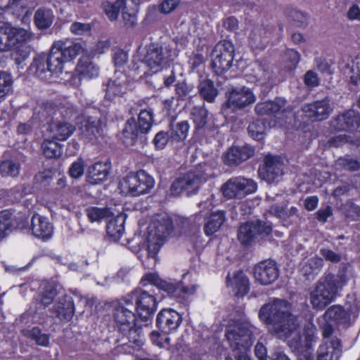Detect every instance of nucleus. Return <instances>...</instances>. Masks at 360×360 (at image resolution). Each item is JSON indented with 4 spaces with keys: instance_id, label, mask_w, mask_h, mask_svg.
<instances>
[{
    "instance_id": "79ce46f5",
    "label": "nucleus",
    "mask_w": 360,
    "mask_h": 360,
    "mask_svg": "<svg viewBox=\"0 0 360 360\" xmlns=\"http://www.w3.org/2000/svg\"><path fill=\"white\" fill-rule=\"evenodd\" d=\"M270 212L283 221L298 217V210L296 207H291L290 209L286 210L283 205H274L271 206Z\"/></svg>"
},
{
    "instance_id": "412c9836",
    "label": "nucleus",
    "mask_w": 360,
    "mask_h": 360,
    "mask_svg": "<svg viewBox=\"0 0 360 360\" xmlns=\"http://www.w3.org/2000/svg\"><path fill=\"white\" fill-rule=\"evenodd\" d=\"M323 338L317 350V360H338L342 352L340 340L336 337Z\"/></svg>"
},
{
    "instance_id": "5701e85b",
    "label": "nucleus",
    "mask_w": 360,
    "mask_h": 360,
    "mask_svg": "<svg viewBox=\"0 0 360 360\" xmlns=\"http://www.w3.org/2000/svg\"><path fill=\"white\" fill-rule=\"evenodd\" d=\"M131 80L122 72L115 71L114 79H110L106 84L105 98L112 100L115 96L125 94L130 89Z\"/></svg>"
},
{
    "instance_id": "49530a36",
    "label": "nucleus",
    "mask_w": 360,
    "mask_h": 360,
    "mask_svg": "<svg viewBox=\"0 0 360 360\" xmlns=\"http://www.w3.org/2000/svg\"><path fill=\"white\" fill-rule=\"evenodd\" d=\"M201 96L208 102H212L217 95L213 83L209 79L202 80L199 86Z\"/></svg>"
},
{
    "instance_id": "9b49d317",
    "label": "nucleus",
    "mask_w": 360,
    "mask_h": 360,
    "mask_svg": "<svg viewBox=\"0 0 360 360\" xmlns=\"http://www.w3.org/2000/svg\"><path fill=\"white\" fill-rule=\"evenodd\" d=\"M256 190L257 184L253 180L242 176L232 177L221 186L224 196L229 199L242 198Z\"/></svg>"
},
{
    "instance_id": "774afa93",
    "label": "nucleus",
    "mask_w": 360,
    "mask_h": 360,
    "mask_svg": "<svg viewBox=\"0 0 360 360\" xmlns=\"http://www.w3.org/2000/svg\"><path fill=\"white\" fill-rule=\"evenodd\" d=\"M347 142L354 143L351 136L346 134L337 135L330 140V146L334 147H338Z\"/></svg>"
},
{
    "instance_id": "473e14b6",
    "label": "nucleus",
    "mask_w": 360,
    "mask_h": 360,
    "mask_svg": "<svg viewBox=\"0 0 360 360\" xmlns=\"http://www.w3.org/2000/svg\"><path fill=\"white\" fill-rule=\"evenodd\" d=\"M141 283L143 285H146L148 284L153 285L159 289L165 291L169 295L174 294L176 290L175 284L162 280L158 275L155 273L146 274L141 279Z\"/></svg>"
},
{
    "instance_id": "f704fd0d",
    "label": "nucleus",
    "mask_w": 360,
    "mask_h": 360,
    "mask_svg": "<svg viewBox=\"0 0 360 360\" xmlns=\"http://www.w3.org/2000/svg\"><path fill=\"white\" fill-rule=\"evenodd\" d=\"M76 71L82 77L92 79L96 77L99 73V68L88 57L79 59Z\"/></svg>"
},
{
    "instance_id": "09e8293b",
    "label": "nucleus",
    "mask_w": 360,
    "mask_h": 360,
    "mask_svg": "<svg viewBox=\"0 0 360 360\" xmlns=\"http://www.w3.org/2000/svg\"><path fill=\"white\" fill-rule=\"evenodd\" d=\"M347 69L351 82L356 86L360 85V57L356 58L348 64Z\"/></svg>"
},
{
    "instance_id": "72a5a7b5",
    "label": "nucleus",
    "mask_w": 360,
    "mask_h": 360,
    "mask_svg": "<svg viewBox=\"0 0 360 360\" xmlns=\"http://www.w3.org/2000/svg\"><path fill=\"white\" fill-rule=\"evenodd\" d=\"M226 220L225 213L223 211H212L205 224L206 235H212L218 231Z\"/></svg>"
},
{
    "instance_id": "f8f14e48",
    "label": "nucleus",
    "mask_w": 360,
    "mask_h": 360,
    "mask_svg": "<svg viewBox=\"0 0 360 360\" xmlns=\"http://www.w3.org/2000/svg\"><path fill=\"white\" fill-rule=\"evenodd\" d=\"M126 295L132 297L138 316L142 321H148L157 309L156 298L146 290L136 289Z\"/></svg>"
},
{
    "instance_id": "37998d69",
    "label": "nucleus",
    "mask_w": 360,
    "mask_h": 360,
    "mask_svg": "<svg viewBox=\"0 0 360 360\" xmlns=\"http://www.w3.org/2000/svg\"><path fill=\"white\" fill-rule=\"evenodd\" d=\"M352 276L351 272L346 269L340 271L336 276L328 275L324 278V279L330 280L329 281L333 284L335 293H337L339 289H341L347 283Z\"/></svg>"
},
{
    "instance_id": "dca6fc26",
    "label": "nucleus",
    "mask_w": 360,
    "mask_h": 360,
    "mask_svg": "<svg viewBox=\"0 0 360 360\" xmlns=\"http://www.w3.org/2000/svg\"><path fill=\"white\" fill-rule=\"evenodd\" d=\"M153 116L152 110H142L139 112L137 122L134 119L128 120L124 131V136L134 140L138 136L139 134L148 133L152 127Z\"/></svg>"
},
{
    "instance_id": "7ed1b4c3",
    "label": "nucleus",
    "mask_w": 360,
    "mask_h": 360,
    "mask_svg": "<svg viewBox=\"0 0 360 360\" xmlns=\"http://www.w3.org/2000/svg\"><path fill=\"white\" fill-rule=\"evenodd\" d=\"M172 230V221L167 214H158L150 223L142 244L148 252V258L143 262L146 267L152 269L155 266L157 254Z\"/></svg>"
},
{
    "instance_id": "603ef678",
    "label": "nucleus",
    "mask_w": 360,
    "mask_h": 360,
    "mask_svg": "<svg viewBox=\"0 0 360 360\" xmlns=\"http://www.w3.org/2000/svg\"><path fill=\"white\" fill-rule=\"evenodd\" d=\"M300 60V53L293 49H288L283 55V60L286 63V68L289 71L295 69Z\"/></svg>"
},
{
    "instance_id": "a19ab883",
    "label": "nucleus",
    "mask_w": 360,
    "mask_h": 360,
    "mask_svg": "<svg viewBox=\"0 0 360 360\" xmlns=\"http://www.w3.org/2000/svg\"><path fill=\"white\" fill-rule=\"evenodd\" d=\"M54 139L51 140L49 138L46 139L41 144L43 153L48 158H58L62 153L61 146Z\"/></svg>"
},
{
    "instance_id": "ddd939ff",
    "label": "nucleus",
    "mask_w": 360,
    "mask_h": 360,
    "mask_svg": "<svg viewBox=\"0 0 360 360\" xmlns=\"http://www.w3.org/2000/svg\"><path fill=\"white\" fill-rule=\"evenodd\" d=\"M350 315L342 307L333 305L328 308L323 316L319 319V324L322 329L323 336H330L333 331V325L347 324Z\"/></svg>"
},
{
    "instance_id": "864d4df0",
    "label": "nucleus",
    "mask_w": 360,
    "mask_h": 360,
    "mask_svg": "<svg viewBox=\"0 0 360 360\" xmlns=\"http://www.w3.org/2000/svg\"><path fill=\"white\" fill-rule=\"evenodd\" d=\"M191 115L196 128L200 129L205 125L207 117L206 109L203 108H194Z\"/></svg>"
},
{
    "instance_id": "b1692460",
    "label": "nucleus",
    "mask_w": 360,
    "mask_h": 360,
    "mask_svg": "<svg viewBox=\"0 0 360 360\" xmlns=\"http://www.w3.org/2000/svg\"><path fill=\"white\" fill-rule=\"evenodd\" d=\"M283 174V164L276 157L267 156L264 165L259 168V177L268 183L276 181Z\"/></svg>"
},
{
    "instance_id": "6ab92c4d",
    "label": "nucleus",
    "mask_w": 360,
    "mask_h": 360,
    "mask_svg": "<svg viewBox=\"0 0 360 360\" xmlns=\"http://www.w3.org/2000/svg\"><path fill=\"white\" fill-rule=\"evenodd\" d=\"M253 276L255 281L261 285H267L272 283L278 276L276 263L271 260L258 263L254 266Z\"/></svg>"
},
{
    "instance_id": "680f3d73",
    "label": "nucleus",
    "mask_w": 360,
    "mask_h": 360,
    "mask_svg": "<svg viewBox=\"0 0 360 360\" xmlns=\"http://www.w3.org/2000/svg\"><path fill=\"white\" fill-rule=\"evenodd\" d=\"M112 60L116 68H122L128 60V54L122 49H115L113 53Z\"/></svg>"
},
{
    "instance_id": "c85d7f7f",
    "label": "nucleus",
    "mask_w": 360,
    "mask_h": 360,
    "mask_svg": "<svg viewBox=\"0 0 360 360\" xmlns=\"http://www.w3.org/2000/svg\"><path fill=\"white\" fill-rule=\"evenodd\" d=\"M285 101L283 98H276L274 101L259 103L255 106V111L258 115H275L278 119L283 118L284 110L283 108Z\"/></svg>"
},
{
    "instance_id": "aec40b11",
    "label": "nucleus",
    "mask_w": 360,
    "mask_h": 360,
    "mask_svg": "<svg viewBox=\"0 0 360 360\" xmlns=\"http://www.w3.org/2000/svg\"><path fill=\"white\" fill-rule=\"evenodd\" d=\"M81 136L86 141L96 143L103 136V122L95 116H86L82 122Z\"/></svg>"
},
{
    "instance_id": "e433bc0d",
    "label": "nucleus",
    "mask_w": 360,
    "mask_h": 360,
    "mask_svg": "<svg viewBox=\"0 0 360 360\" xmlns=\"http://www.w3.org/2000/svg\"><path fill=\"white\" fill-rule=\"evenodd\" d=\"M54 15L49 8H39L34 17L36 26L40 30H45L49 27L53 21Z\"/></svg>"
},
{
    "instance_id": "052dcab7",
    "label": "nucleus",
    "mask_w": 360,
    "mask_h": 360,
    "mask_svg": "<svg viewBox=\"0 0 360 360\" xmlns=\"http://www.w3.org/2000/svg\"><path fill=\"white\" fill-rule=\"evenodd\" d=\"M91 25L89 23L75 22L70 26V31L75 35H87L90 34Z\"/></svg>"
},
{
    "instance_id": "6e6d98bb",
    "label": "nucleus",
    "mask_w": 360,
    "mask_h": 360,
    "mask_svg": "<svg viewBox=\"0 0 360 360\" xmlns=\"http://www.w3.org/2000/svg\"><path fill=\"white\" fill-rule=\"evenodd\" d=\"M257 82L261 86H266V88H271L272 86L271 73L258 65L257 71L255 73Z\"/></svg>"
},
{
    "instance_id": "338daca9",
    "label": "nucleus",
    "mask_w": 360,
    "mask_h": 360,
    "mask_svg": "<svg viewBox=\"0 0 360 360\" xmlns=\"http://www.w3.org/2000/svg\"><path fill=\"white\" fill-rule=\"evenodd\" d=\"M30 335L39 345L46 346L49 342V336L46 334H41L37 328H34L32 330Z\"/></svg>"
},
{
    "instance_id": "de8ad7c7",
    "label": "nucleus",
    "mask_w": 360,
    "mask_h": 360,
    "mask_svg": "<svg viewBox=\"0 0 360 360\" xmlns=\"http://www.w3.org/2000/svg\"><path fill=\"white\" fill-rule=\"evenodd\" d=\"M87 217L91 222H99L108 217L111 212L108 208L91 207L86 210Z\"/></svg>"
},
{
    "instance_id": "c756f323",
    "label": "nucleus",
    "mask_w": 360,
    "mask_h": 360,
    "mask_svg": "<svg viewBox=\"0 0 360 360\" xmlns=\"http://www.w3.org/2000/svg\"><path fill=\"white\" fill-rule=\"evenodd\" d=\"M54 49H58L61 56L69 67L71 65V61L83 51L82 46L79 43H70L68 44L63 41H58L53 44Z\"/></svg>"
},
{
    "instance_id": "20e7f679",
    "label": "nucleus",
    "mask_w": 360,
    "mask_h": 360,
    "mask_svg": "<svg viewBox=\"0 0 360 360\" xmlns=\"http://www.w3.org/2000/svg\"><path fill=\"white\" fill-rule=\"evenodd\" d=\"M135 311L132 297L125 295L115 309L114 319L119 330L127 336L129 341L136 346H141L143 342L141 324L142 321L136 316Z\"/></svg>"
},
{
    "instance_id": "c03bdc74",
    "label": "nucleus",
    "mask_w": 360,
    "mask_h": 360,
    "mask_svg": "<svg viewBox=\"0 0 360 360\" xmlns=\"http://www.w3.org/2000/svg\"><path fill=\"white\" fill-rule=\"evenodd\" d=\"M189 131V124L187 121H182L173 124L171 129V138L179 141L184 140Z\"/></svg>"
},
{
    "instance_id": "2eb2a0df",
    "label": "nucleus",
    "mask_w": 360,
    "mask_h": 360,
    "mask_svg": "<svg viewBox=\"0 0 360 360\" xmlns=\"http://www.w3.org/2000/svg\"><path fill=\"white\" fill-rule=\"evenodd\" d=\"M256 96L252 91L248 87L241 86L232 89L227 94V101L223 105V110L227 109L236 111L255 103Z\"/></svg>"
},
{
    "instance_id": "4c0bfd02",
    "label": "nucleus",
    "mask_w": 360,
    "mask_h": 360,
    "mask_svg": "<svg viewBox=\"0 0 360 360\" xmlns=\"http://www.w3.org/2000/svg\"><path fill=\"white\" fill-rule=\"evenodd\" d=\"M322 265V259L318 257L314 256L302 262L300 271L307 278L309 279L311 276L317 274Z\"/></svg>"
},
{
    "instance_id": "e2e57ef3",
    "label": "nucleus",
    "mask_w": 360,
    "mask_h": 360,
    "mask_svg": "<svg viewBox=\"0 0 360 360\" xmlns=\"http://www.w3.org/2000/svg\"><path fill=\"white\" fill-rule=\"evenodd\" d=\"M180 2L181 0H163L158 9L163 14H169L178 7Z\"/></svg>"
},
{
    "instance_id": "13d9d810",
    "label": "nucleus",
    "mask_w": 360,
    "mask_h": 360,
    "mask_svg": "<svg viewBox=\"0 0 360 360\" xmlns=\"http://www.w3.org/2000/svg\"><path fill=\"white\" fill-rule=\"evenodd\" d=\"M150 340L153 345H155L160 348L167 347L169 342V338L167 333H163L162 334H160L155 331L150 333Z\"/></svg>"
},
{
    "instance_id": "4be33fe9",
    "label": "nucleus",
    "mask_w": 360,
    "mask_h": 360,
    "mask_svg": "<svg viewBox=\"0 0 360 360\" xmlns=\"http://www.w3.org/2000/svg\"><path fill=\"white\" fill-rule=\"evenodd\" d=\"M332 111L333 107L327 98L305 104L302 107L304 115L314 121L327 119Z\"/></svg>"
},
{
    "instance_id": "8fccbe9b",
    "label": "nucleus",
    "mask_w": 360,
    "mask_h": 360,
    "mask_svg": "<svg viewBox=\"0 0 360 360\" xmlns=\"http://www.w3.org/2000/svg\"><path fill=\"white\" fill-rule=\"evenodd\" d=\"M266 130V126L262 120L252 122L248 127L250 135L255 140H262Z\"/></svg>"
},
{
    "instance_id": "ea45409f",
    "label": "nucleus",
    "mask_w": 360,
    "mask_h": 360,
    "mask_svg": "<svg viewBox=\"0 0 360 360\" xmlns=\"http://www.w3.org/2000/svg\"><path fill=\"white\" fill-rule=\"evenodd\" d=\"M12 46H14L13 27L6 24H1L0 51H6Z\"/></svg>"
},
{
    "instance_id": "bb28decb",
    "label": "nucleus",
    "mask_w": 360,
    "mask_h": 360,
    "mask_svg": "<svg viewBox=\"0 0 360 360\" xmlns=\"http://www.w3.org/2000/svg\"><path fill=\"white\" fill-rule=\"evenodd\" d=\"M75 127L65 121H54L50 124L48 133L51 139L64 141L74 132Z\"/></svg>"
},
{
    "instance_id": "5fc2aeb1",
    "label": "nucleus",
    "mask_w": 360,
    "mask_h": 360,
    "mask_svg": "<svg viewBox=\"0 0 360 360\" xmlns=\"http://www.w3.org/2000/svg\"><path fill=\"white\" fill-rule=\"evenodd\" d=\"M13 80L10 74L0 72V98L6 96L12 88Z\"/></svg>"
},
{
    "instance_id": "6e6552de",
    "label": "nucleus",
    "mask_w": 360,
    "mask_h": 360,
    "mask_svg": "<svg viewBox=\"0 0 360 360\" xmlns=\"http://www.w3.org/2000/svg\"><path fill=\"white\" fill-rule=\"evenodd\" d=\"M155 181L145 171L130 173L123 177L119 184V189L123 195L139 196L149 192L154 186Z\"/></svg>"
},
{
    "instance_id": "4d7b16f0",
    "label": "nucleus",
    "mask_w": 360,
    "mask_h": 360,
    "mask_svg": "<svg viewBox=\"0 0 360 360\" xmlns=\"http://www.w3.org/2000/svg\"><path fill=\"white\" fill-rule=\"evenodd\" d=\"M84 172V162L83 160L78 159L72 163L69 168L70 176L73 179H79Z\"/></svg>"
},
{
    "instance_id": "f257e3e1",
    "label": "nucleus",
    "mask_w": 360,
    "mask_h": 360,
    "mask_svg": "<svg viewBox=\"0 0 360 360\" xmlns=\"http://www.w3.org/2000/svg\"><path fill=\"white\" fill-rule=\"evenodd\" d=\"M291 311L290 302L275 299L261 307L259 318L271 334L288 343L298 360H315L313 348L317 340L316 327L309 323L301 336L300 321Z\"/></svg>"
},
{
    "instance_id": "a18cd8bd",
    "label": "nucleus",
    "mask_w": 360,
    "mask_h": 360,
    "mask_svg": "<svg viewBox=\"0 0 360 360\" xmlns=\"http://www.w3.org/2000/svg\"><path fill=\"white\" fill-rule=\"evenodd\" d=\"M14 226L12 214L8 210L0 212V236L4 237L11 231Z\"/></svg>"
},
{
    "instance_id": "0e129e2a",
    "label": "nucleus",
    "mask_w": 360,
    "mask_h": 360,
    "mask_svg": "<svg viewBox=\"0 0 360 360\" xmlns=\"http://www.w3.org/2000/svg\"><path fill=\"white\" fill-rule=\"evenodd\" d=\"M261 32L262 30L257 29L250 34L249 39L250 46L252 48L262 49L264 47V41L261 36Z\"/></svg>"
},
{
    "instance_id": "0eeeda50",
    "label": "nucleus",
    "mask_w": 360,
    "mask_h": 360,
    "mask_svg": "<svg viewBox=\"0 0 360 360\" xmlns=\"http://www.w3.org/2000/svg\"><path fill=\"white\" fill-rule=\"evenodd\" d=\"M141 2V0H116L114 3H103V8L110 20H116L121 12L124 25L127 28H131L137 23Z\"/></svg>"
},
{
    "instance_id": "a878e982",
    "label": "nucleus",
    "mask_w": 360,
    "mask_h": 360,
    "mask_svg": "<svg viewBox=\"0 0 360 360\" xmlns=\"http://www.w3.org/2000/svg\"><path fill=\"white\" fill-rule=\"evenodd\" d=\"M31 231L35 237L47 240L53 236V226L46 217L36 214L32 217Z\"/></svg>"
},
{
    "instance_id": "bf43d9fd",
    "label": "nucleus",
    "mask_w": 360,
    "mask_h": 360,
    "mask_svg": "<svg viewBox=\"0 0 360 360\" xmlns=\"http://www.w3.org/2000/svg\"><path fill=\"white\" fill-rule=\"evenodd\" d=\"M13 45L18 42L29 41L32 39V34L27 30L13 27Z\"/></svg>"
},
{
    "instance_id": "423d86ee",
    "label": "nucleus",
    "mask_w": 360,
    "mask_h": 360,
    "mask_svg": "<svg viewBox=\"0 0 360 360\" xmlns=\"http://www.w3.org/2000/svg\"><path fill=\"white\" fill-rule=\"evenodd\" d=\"M139 54L140 64L134 63L130 68L129 77L133 80L142 72L144 75H152L162 70L167 65L169 56L157 44H150L142 50L139 49Z\"/></svg>"
},
{
    "instance_id": "c9c22d12",
    "label": "nucleus",
    "mask_w": 360,
    "mask_h": 360,
    "mask_svg": "<svg viewBox=\"0 0 360 360\" xmlns=\"http://www.w3.org/2000/svg\"><path fill=\"white\" fill-rule=\"evenodd\" d=\"M124 221L125 216L122 214H119L108 222L107 233L113 240H118L123 235Z\"/></svg>"
},
{
    "instance_id": "3c124183",
    "label": "nucleus",
    "mask_w": 360,
    "mask_h": 360,
    "mask_svg": "<svg viewBox=\"0 0 360 360\" xmlns=\"http://www.w3.org/2000/svg\"><path fill=\"white\" fill-rule=\"evenodd\" d=\"M20 172V166L11 160H6L0 165V173L5 176H16Z\"/></svg>"
},
{
    "instance_id": "39448f33",
    "label": "nucleus",
    "mask_w": 360,
    "mask_h": 360,
    "mask_svg": "<svg viewBox=\"0 0 360 360\" xmlns=\"http://www.w3.org/2000/svg\"><path fill=\"white\" fill-rule=\"evenodd\" d=\"M257 330L246 319L233 321L229 323L226 337L230 346L236 352L238 360H251L248 352Z\"/></svg>"
},
{
    "instance_id": "4468645a",
    "label": "nucleus",
    "mask_w": 360,
    "mask_h": 360,
    "mask_svg": "<svg viewBox=\"0 0 360 360\" xmlns=\"http://www.w3.org/2000/svg\"><path fill=\"white\" fill-rule=\"evenodd\" d=\"M329 281L324 278L320 280L310 292L309 302L314 309L321 310L334 300L335 290Z\"/></svg>"
},
{
    "instance_id": "7c9ffc66",
    "label": "nucleus",
    "mask_w": 360,
    "mask_h": 360,
    "mask_svg": "<svg viewBox=\"0 0 360 360\" xmlns=\"http://www.w3.org/2000/svg\"><path fill=\"white\" fill-rule=\"evenodd\" d=\"M227 286L237 295L243 296L249 290L248 278L242 271H237L227 276Z\"/></svg>"
},
{
    "instance_id": "9d476101",
    "label": "nucleus",
    "mask_w": 360,
    "mask_h": 360,
    "mask_svg": "<svg viewBox=\"0 0 360 360\" xmlns=\"http://www.w3.org/2000/svg\"><path fill=\"white\" fill-rule=\"evenodd\" d=\"M234 47L226 40L216 44L212 53V67L217 74H222L231 68L233 60Z\"/></svg>"
},
{
    "instance_id": "f03ea898",
    "label": "nucleus",
    "mask_w": 360,
    "mask_h": 360,
    "mask_svg": "<svg viewBox=\"0 0 360 360\" xmlns=\"http://www.w3.org/2000/svg\"><path fill=\"white\" fill-rule=\"evenodd\" d=\"M52 46L50 53L38 56L33 61L30 70L41 79L48 82H60L65 85L78 86L80 78L74 75L61 53Z\"/></svg>"
},
{
    "instance_id": "2f4dec72",
    "label": "nucleus",
    "mask_w": 360,
    "mask_h": 360,
    "mask_svg": "<svg viewBox=\"0 0 360 360\" xmlns=\"http://www.w3.org/2000/svg\"><path fill=\"white\" fill-rule=\"evenodd\" d=\"M110 165L107 162H98L89 169L88 181L92 184H99L106 180L109 174Z\"/></svg>"
},
{
    "instance_id": "393cba45",
    "label": "nucleus",
    "mask_w": 360,
    "mask_h": 360,
    "mask_svg": "<svg viewBox=\"0 0 360 360\" xmlns=\"http://www.w3.org/2000/svg\"><path fill=\"white\" fill-rule=\"evenodd\" d=\"M181 323L179 314L172 309H165L161 310L157 316V326L165 333L175 330Z\"/></svg>"
},
{
    "instance_id": "a211bd4d",
    "label": "nucleus",
    "mask_w": 360,
    "mask_h": 360,
    "mask_svg": "<svg viewBox=\"0 0 360 360\" xmlns=\"http://www.w3.org/2000/svg\"><path fill=\"white\" fill-rule=\"evenodd\" d=\"M360 126V116L358 112L350 110L338 115L330 122V128L334 131H345L352 134Z\"/></svg>"
},
{
    "instance_id": "58836bf2",
    "label": "nucleus",
    "mask_w": 360,
    "mask_h": 360,
    "mask_svg": "<svg viewBox=\"0 0 360 360\" xmlns=\"http://www.w3.org/2000/svg\"><path fill=\"white\" fill-rule=\"evenodd\" d=\"M56 313L60 319L70 320L75 313L72 297H66L63 302H60L56 308Z\"/></svg>"
},
{
    "instance_id": "f3484780",
    "label": "nucleus",
    "mask_w": 360,
    "mask_h": 360,
    "mask_svg": "<svg viewBox=\"0 0 360 360\" xmlns=\"http://www.w3.org/2000/svg\"><path fill=\"white\" fill-rule=\"evenodd\" d=\"M271 230V226L256 220L241 225L238 231V238L241 243L248 245L257 235L269 234Z\"/></svg>"
},
{
    "instance_id": "69168bd1",
    "label": "nucleus",
    "mask_w": 360,
    "mask_h": 360,
    "mask_svg": "<svg viewBox=\"0 0 360 360\" xmlns=\"http://www.w3.org/2000/svg\"><path fill=\"white\" fill-rule=\"evenodd\" d=\"M29 53L24 47H17L12 53V58L16 64L20 65L24 60L28 58Z\"/></svg>"
},
{
    "instance_id": "1a4fd4ad",
    "label": "nucleus",
    "mask_w": 360,
    "mask_h": 360,
    "mask_svg": "<svg viewBox=\"0 0 360 360\" xmlns=\"http://www.w3.org/2000/svg\"><path fill=\"white\" fill-rule=\"evenodd\" d=\"M212 175L211 169L207 166L202 171L190 172L186 176L173 182L170 193L174 196H178L183 191L190 195L199 188L200 184L207 181Z\"/></svg>"
},
{
    "instance_id": "cd10ccee",
    "label": "nucleus",
    "mask_w": 360,
    "mask_h": 360,
    "mask_svg": "<svg viewBox=\"0 0 360 360\" xmlns=\"http://www.w3.org/2000/svg\"><path fill=\"white\" fill-rule=\"evenodd\" d=\"M254 153V149L249 146H233L226 152L224 158L228 165H238L249 159Z\"/></svg>"
}]
</instances>
